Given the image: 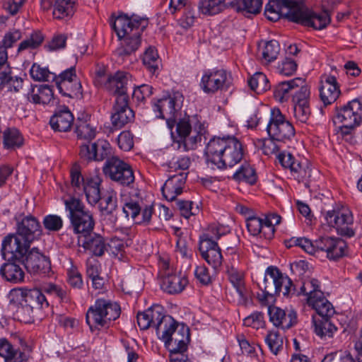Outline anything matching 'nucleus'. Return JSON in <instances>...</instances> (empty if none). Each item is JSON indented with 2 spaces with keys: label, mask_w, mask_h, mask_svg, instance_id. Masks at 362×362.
<instances>
[{
  "label": "nucleus",
  "mask_w": 362,
  "mask_h": 362,
  "mask_svg": "<svg viewBox=\"0 0 362 362\" xmlns=\"http://www.w3.org/2000/svg\"><path fill=\"white\" fill-rule=\"evenodd\" d=\"M231 84V74L226 70L209 69L202 77L200 87L204 93L214 94L218 90H228Z\"/></svg>",
  "instance_id": "obj_14"
},
{
  "label": "nucleus",
  "mask_w": 362,
  "mask_h": 362,
  "mask_svg": "<svg viewBox=\"0 0 362 362\" xmlns=\"http://www.w3.org/2000/svg\"><path fill=\"white\" fill-rule=\"evenodd\" d=\"M31 77L35 81H53L56 74L51 73L47 68L41 67L40 65L34 64L30 70Z\"/></svg>",
  "instance_id": "obj_49"
},
{
  "label": "nucleus",
  "mask_w": 362,
  "mask_h": 362,
  "mask_svg": "<svg viewBox=\"0 0 362 362\" xmlns=\"http://www.w3.org/2000/svg\"><path fill=\"white\" fill-rule=\"evenodd\" d=\"M134 118V113L128 105L127 98L123 95L116 98L111 117L112 125L116 128H122L133 121Z\"/></svg>",
  "instance_id": "obj_21"
},
{
  "label": "nucleus",
  "mask_w": 362,
  "mask_h": 362,
  "mask_svg": "<svg viewBox=\"0 0 362 362\" xmlns=\"http://www.w3.org/2000/svg\"><path fill=\"white\" fill-rule=\"evenodd\" d=\"M202 140V134L195 127L189 134L180 139V147L182 146L185 151L194 150L197 144Z\"/></svg>",
  "instance_id": "obj_43"
},
{
  "label": "nucleus",
  "mask_w": 362,
  "mask_h": 362,
  "mask_svg": "<svg viewBox=\"0 0 362 362\" xmlns=\"http://www.w3.org/2000/svg\"><path fill=\"white\" fill-rule=\"evenodd\" d=\"M298 88L299 90L296 91L293 95V105L309 104L310 89L305 84V82L304 81Z\"/></svg>",
  "instance_id": "obj_51"
},
{
  "label": "nucleus",
  "mask_w": 362,
  "mask_h": 362,
  "mask_svg": "<svg viewBox=\"0 0 362 362\" xmlns=\"http://www.w3.org/2000/svg\"><path fill=\"white\" fill-rule=\"evenodd\" d=\"M233 177L237 181L245 182L250 185L255 184L257 180L255 171L248 163L242 165L234 173Z\"/></svg>",
  "instance_id": "obj_39"
},
{
  "label": "nucleus",
  "mask_w": 362,
  "mask_h": 362,
  "mask_svg": "<svg viewBox=\"0 0 362 362\" xmlns=\"http://www.w3.org/2000/svg\"><path fill=\"white\" fill-rule=\"evenodd\" d=\"M333 122L335 125H339L342 134H349L362 122V100L354 99L337 109Z\"/></svg>",
  "instance_id": "obj_8"
},
{
  "label": "nucleus",
  "mask_w": 362,
  "mask_h": 362,
  "mask_svg": "<svg viewBox=\"0 0 362 362\" xmlns=\"http://www.w3.org/2000/svg\"><path fill=\"white\" fill-rule=\"evenodd\" d=\"M259 52L261 53L262 59L267 63L272 62L276 59L280 52L279 43L274 40L264 42L262 47L259 45Z\"/></svg>",
  "instance_id": "obj_37"
},
{
  "label": "nucleus",
  "mask_w": 362,
  "mask_h": 362,
  "mask_svg": "<svg viewBox=\"0 0 362 362\" xmlns=\"http://www.w3.org/2000/svg\"><path fill=\"white\" fill-rule=\"evenodd\" d=\"M42 293H47L58 297L63 302H69V298L66 291L62 289L59 286L53 283H43L40 286Z\"/></svg>",
  "instance_id": "obj_46"
},
{
  "label": "nucleus",
  "mask_w": 362,
  "mask_h": 362,
  "mask_svg": "<svg viewBox=\"0 0 362 362\" xmlns=\"http://www.w3.org/2000/svg\"><path fill=\"white\" fill-rule=\"evenodd\" d=\"M192 122L189 116L184 117L177 122L176 131L180 139L193 131Z\"/></svg>",
  "instance_id": "obj_55"
},
{
  "label": "nucleus",
  "mask_w": 362,
  "mask_h": 362,
  "mask_svg": "<svg viewBox=\"0 0 362 362\" xmlns=\"http://www.w3.org/2000/svg\"><path fill=\"white\" fill-rule=\"evenodd\" d=\"M21 258L17 259L12 253L13 259L18 260L27 271L32 274H46L51 269L49 259L41 253L38 248L26 249Z\"/></svg>",
  "instance_id": "obj_16"
},
{
  "label": "nucleus",
  "mask_w": 362,
  "mask_h": 362,
  "mask_svg": "<svg viewBox=\"0 0 362 362\" xmlns=\"http://www.w3.org/2000/svg\"><path fill=\"white\" fill-rule=\"evenodd\" d=\"M226 272L229 281L236 289L239 296L241 298H247L248 292L245 286L243 272L240 270L238 267H235L233 263L227 264Z\"/></svg>",
  "instance_id": "obj_29"
},
{
  "label": "nucleus",
  "mask_w": 362,
  "mask_h": 362,
  "mask_svg": "<svg viewBox=\"0 0 362 362\" xmlns=\"http://www.w3.org/2000/svg\"><path fill=\"white\" fill-rule=\"evenodd\" d=\"M74 78H78L76 74V69L74 66H71L65 71H62L58 76L56 75L55 78L53 81H55L56 86L57 88L61 86V84L64 83L65 81L69 82L72 79L74 80Z\"/></svg>",
  "instance_id": "obj_57"
},
{
  "label": "nucleus",
  "mask_w": 362,
  "mask_h": 362,
  "mask_svg": "<svg viewBox=\"0 0 362 362\" xmlns=\"http://www.w3.org/2000/svg\"><path fill=\"white\" fill-rule=\"evenodd\" d=\"M194 275L197 280L204 285H207L211 282V277L209 270L204 264L197 266L194 270Z\"/></svg>",
  "instance_id": "obj_60"
},
{
  "label": "nucleus",
  "mask_w": 362,
  "mask_h": 362,
  "mask_svg": "<svg viewBox=\"0 0 362 362\" xmlns=\"http://www.w3.org/2000/svg\"><path fill=\"white\" fill-rule=\"evenodd\" d=\"M11 304L17 305L16 313L21 320L30 322L33 320V314L35 309L24 301L10 302Z\"/></svg>",
  "instance_id": "obj_50"
},
{
  "label": "nucleus",
  "mask_w": 362,
  "mask_h": 362,
  "mask_svg": "<svg viewBox=\"0 0 362 362\" xmlns=\"http://www.w3.org/2000/svg\"><path fill=\"white\" fill-rule=\"evenodd\" d=\"M120 315V308L117 303L105 299H98L86 313V322L92 329L93 327H107L112 320Z\"/></svg>",
  "instance_id": "obj_7"
},
{
  "label": "nucleus",
  "mask_w": 362,
  "mask_h": 362,
  "mask_svg": "<svg viewBox=\"0 0 362 362\" xmlns=\"http://www.w3.org/2000/svg\"><path fill=\"white\" fill-rule=\"evenodd\" d=\"M321 310L314 309L318 317H313L315 334L321 338L332 337L337 328L333 322V316L335 313L334 308L332 305V312H327L325 307H320Z\"/></svg>",
  "instance_id": "obj_20"
},
{
  "label": "nucleus",
  "mask_w": 362,
  "mask_h": 362,
  "mask_svg": "<svg viewBox=\"0 0 362 362\" xmlns=\"http://www.w3.org/2000/svg\"><path fill=\"white\" fill-rule=\"evenodd\" d=\"M66 210L69 211V219L81 214L87 211L82 202L75 197H70L64 201Z\"/></svg>",
  "instance_id": "obj_48"
},
{
  "label": "nucleus",
  "mask_w": 362,
  "mask_h": 362,
  "mask_svg": "<svg viewBox=\"0 0 362 362\" xmlns=\"http://www.w3.org/2000/svg\"><path fill=\"white\" fill-rule=\"evenodd\" d=\"M8 298L9 302L24 301L35 310L48 308L49 303L40 288L28 289L13 288L10 291Z\"/></svg>",
  "instance_id": "obj_18"
},
{
  "label": "nucleus",
  "mask_w": 362,
  "mask_h": 362,
  "mask_svg": "<svg viewBox=\"0 0 362 362\" xmlns=\"http://www.w3.org/2000/svg\"><path fill=\"white\" fill-rule=\"evenodd\" d=\"M26 98L35 104L45 105L53 100V91L47 85L37 87L36 91L34 87L30 86L28 93L26 94Z\"/></svg>",
  "instance_id": "obj_31"
},
{
  "label": "nucleus",
  "mask_w": 362,
  "mask_h": 362,
  "mask_svg": "<svg viewBox=\"0 0 362 362\" xmlns=\"http://www.w3.org/2000/svg\"><path fill=\"white\" fill-rule=\"evenodd\" d=\"M304 83L302 78H296L294 79L279 83L274 90V96L281 101L286 100L288 94L293 90L298 88L299 86Z\"/></svg>",
  "instance_id": "obj_36"
},
{
  "label": "nucleus",
  "mask_w": 362,
  "mask_h": 362,
  "mask_svg": "<svg viewBox=\"0 0 362 362\" xmlns=\"http://www.w3.org/2000/svg\"><path fill=\"white\" fill-rule=\"evenodd\" d=\"M247 228L252 235L259 234L264 227V218L258 217H250L247 220Z\"/></svg>",
  "instance_id": "obj_54"
},
{
  "label": "nucleus",
  "mask_w": 362,
  "mask_h": 362,
  "mask_svg": "<svg viewBox=\"0 0 362 362\" xmlns=\"http://www.w3.org/2000/svg\"><path fill=\"white\" fill-rule=\"evenodd\" d=\"M268 313L269 320L276 327L287 329L297 322V315L293 310H289L286 314L284 310L276 306H269Z\"/></svg>",
  "instance_id": "obj_24"
},
{
  "label": "nucleus",
  "mask_w": 362,
  "mask_h": 362,
  "mask_svg": "<svg viewBox=\"0 0 362 362\" xmlns=\"http://www.w3.org/2000/svg\"><path fill=\"white\" fill-rule=\"evenodd\" d=\"M264 15L271 21H276L283 16L291 21L315 30L326 28L331 21L327 11L315 13L304 4V0H269Z\"/></svg>",
  "instance_id": "obj_1"
},
{
  "label": "nucleus",
  "mask_w": 362,
  "mask_h": 362,
  "mask_svg": "<svg viewBox=\"0 0 362 362\" xmlns=\"http://www.w3.org/2000/svg\"><path fill=\"white\" fill-rule=\"evenodd\" d=\"M265 341L270 351L275 355H277L283 349L284 337L276 330L269 331L265 338Z\"/></svg>",
  "instance_id": "obj_44"
},
{
  "label": "nucleus",
  "mask_w": 362,
  "mask_h": 362,
  "mask_svg": "<svg viewBox=\"0 0 362 362\" xmlns=\"http://www.w3.org/2000/svg\"><path fill=\"white\" fill-rule=\"evenodd\" d=\"M226 7L221 0H199V9L204 15H215L222 11Z\"/></svg>",
  "instance_id": "obj_38"
},
{
  "label": "nucleus",
  "mask_w": 362,
  "mask_h": 362,
  "mask_svg": "<svg viewBox=\"0 0 362 362\" xmlns=\"http://www.w3.org/2000/svg\"><path fill=\"white\" fill-rule=\"evenodd\" d=\"M20 352L15 350L8 340L0 339V356L5 359V362H7V359L11 358L16 353Z\"/></svg>",
  "instance_id": "obj_59"
},
{
  "label": "nucleus",
  "mask_w": 362,
  "mask_h": 362,
  "mask_svg": "<svg viewBox=\"0 0 362 362\" xmlns=\"http://www.w3.org/2000/svg\"><path fill=\"white\" fill-rule=\"evenodd\" d=\"M230 6L237 11L246 14H257L261 11L262 0H240L230 3Z\"/></svg>",
  "instance_id": "obj_35"
},
{
  "label": "nucleus",
  "mask_w": 362,
  "mask_h": 362,
  "mask_svg": "<svg viewBox=\"0 0 362 362\" xmlns=\"http://www.w3.org/2000/svg\"><path fill=\"white\" fill-rule=\"evenodd\" d=\"M43 226L46 230L49 231H58L63 226L62 218L57 215H47L44 217L42 221Z\"/></svg>",
  "instance_id": "obj_52"
},
{
  "label": "nucleus",
  "mask_w": 362,
  "mask_h": 362,
  "mask_svg": "<svg viewBox=\"0 0 362 362\" xmlns=\"http://www.w3.org/2000/svg\"><path fill=\"white\" fill-rule=\"evenodd\" d=\"M74 122V116L67 107L59 110L50 119L52 128L58 132H68Z\"/></svg>",
  "instance_id": "obj_28"
},
{
  "label": "nucleus",
  "mask_w": 362,
  "mask_h": 362,
  "mask_svg": "<svg viewBox=\"0 0 362 362\" xmlns=\"http://www.w3.org/2000/svg\"><path fill=\"white\" fill-rule=\"evenodd\" d=\"M325 218L329 226L335 228L340 235L348 238L355 235L354 217L349 209L342 207L328 211Z\"/></svg>",
  "instance_id": "obj_12"
},
{
  "label": "nucleus",
  "mask_w": 362,
  "mask_h": 362,
  "mask_svg": "<svg viewBox=\"0 0 362 362\" xmlns=\"http://www.w3.org/2000/svg\"><path fill=\"white\" fill-rule=\"evenodd\" d=\"M130 78L131 76L128 73L117 71L114 75L108 76L105 87L116 98L123 95L129 100L127 90L130 85Z\"/></svg>",
  "instance_id": "obj_23"
},
{
  "label": "nucleus",
  "mask_w": 362,
  "mask_h": 362,
  "mask_svg": "<svg viewBox=\"0 0 362 362\" xmlns=\"http://www.w3.org/2000/svg\"><path fill=\"white\" fill-rule=\"evenodd\" d=\"M346 243L343 240L340 238H333L330 250L327 257L328 259L332 260L339 259L346 255Z\"/></svg>",
  "instance_id": "obj_47"
},
{
  "label": "nucleus",
  "mask_w": 362,
  "mask_h": 362,
  "mask_svg": "<svg viewBox=\"0 0 362 362\" xmlns=\"http://www.w3.org/2000/svg\"><path fill=\"white\" fill-rule=\"evenodd\" d=\"M143 63L150 72L154 74L160 64L157 51L150 47L144 54Z\"/></svg>",
  "instance_id": "obj_41"
},
{
  "label": "nucleus",
  "mask_w": 362,
  "mask_h": 362,
  "mask_svg": "<svg viewBox=\"0 0 362 362\" xmlns=\"http://www.w3.org/2000/svg\"><path fill=\"white\" fill-rule=\"evenodd\" d=\"M213 237L211 234H203L200 237L199 250L207 263L217 269L222 264L223 257L217 243L212 240Z\"/></svg>",
  "instance_id": "obj_19"
},
{
  "label": "nucleus",
  "mask_w": 362,
  "mask_h": 362,
  "mask_svg": "<svg viewBox=\"0 0 362 362\" xmlns=\"http://www.w3.org/2000/svg\"><path fill=\"white\" fill-rule=\"evenodd\" d=\"M101 180L98 177L86 178L83 183V190L87 201L90 204H96L100 199V185Z\"/></svg>",
  "instance_id": "obj_32"
},
{
  "label": "nucleus",
  "mask_w": 362,
  "mask_h": 362,
  "mask_svg": "<svg viewBox=\"0 0 362 362\" xmlns=\"http://www.w3.org/2000/svg\"><path fill=\"white\" fill-rule=\"evenodd\" d=\"M267 131L270 137L278 141H290L295 135V129L291 123L285 119L279 109H274Z\"/></svg>",
  "instance_id": "obj_15"
},
{
  "label": "nucleus",
  "mask_w": 362,
  "mask_h": 362,
  "mask_svg": "<svg viewBox=\"0 0 362 362\" xmlns=\"http://www.w3.org/2000/svg\"><path fill=\"white\" fill-rule=\"evenodd\" d=\"M42 228L39 221L32 215L18 218L16 231L6 236L3 240V250L14 253L15 257L21 258L23 252L30 249V245L42 235Z\"/></svg>",
  "instance_id": "obj_2"
},
{
  "label": "nucleus",
  "mask_w": 362,
  "mask_h": 362,
  "mask_svg": "<svg viewBox=\"0 0 362 362\" xmlns=\"http://www.w3.org/2000/svg\"><path fill=\"white\" fill-rule=\"evenodd\" d=\"M183 97L180 93H175L173 96L163 98L153 105L156 117L165 119L169 129L172 130L176 123L177 111L180 109Z\"/></svg>",
  "instance_id": "obj_11"
},
{
  "label": "nucleus",
  "mask_w": 362,
  "mask_h": 362,
  "mask_svg": "<svg viewBox=\"0 0 362 362\" xmlns=\"http://www.w3.org/2000/svg\"><path fill=\"white\" fill-rule=\"evenodd\" d=\"M97 145V154L95 160H103L111 154V148L106 141H98Z\"/></svg>",
  "instance_id": "obj_61"
},
{
  "label": "nucleus",
  "mask_w": 362,
  "mask_h": 362,
  "mask_svg": "<svg viewBox=\"0 0 362 362\" xmlns=\"http://www.w3.org/2000/svg\"><path fill=\"white\" fill-rule=\"evenodd\" d=\"M105 176L120 185L129 186L134 181L131 166L117 157L107 158L103 168Z\"/></svg>",
  "instance_id": "obj_13"
},
{
  "label": "nucleus",
  "mask_w": 362,
  "mask_h": 362,
  "mask_svg": "<svg viewBox=\"0 0 362 362\" xmlns=\"http://www.w3.org/2000/svg\"><path fill=\"white\" fill-rule=\"evenodd\" d=\"M153 93L152 86L143 84L134 90L133 97L137 100H144L146 98L150 97Z\"/></svg>",
  "instance_id": "obj_64"
},
{
  "label": "nucleus",
  "mask_w": 362,
  "mask_h": 362,
  "mask_svg": "<svg viewBox=\"0 0 362 362\" xmlns=\"http://www.w3.org/2000/svg\"><path fill=\"white\" fill-rule=\"evenodd\" d=\"M166 327L167 332L163 329L160 335L170 354L186 351L189 341V329L184 325H178L174 319L172 326Z\"/></svg>",
  "instance_id": "obj_10"
},
{
  "label": "nucleus",
  "mask_w": 362,
  "mask_h": 362,
  "mask_svg": "<svg viewBox=\"0 0 362 362\" xmlns=\"http://www.w3.org/2000/svg\"><path fill=\"white\" fill-rule=\"evenodd\" d=\"M274 140L275 139H273L272 137H270V139H265L259 141V142L262 144V149L264 154L269 156L276 153L277 151H279L280 146L276 144Z\"/></svg>",
  "instance_id": "obj_63"
},
{
  "label": "nucleus",
  "mask_w": 362,
  "mask_h": 362,
  "mask_svg": "<svg viewBox=\"0 0 362 362\" xmlns=\"http://www.w3.org/2000/svg\"><path fill=\"white\" fill-rule=\"evenodd\" d=\"M293 113L297 121L301 123H305L308 120L311 113L309 104L294 105Z\"/></svg>",
  "instance_id": "obj_53"
},
{
  "label": "nucleus",
  "mask_w": 362,
  "mask_h": 362,
  "mask_svg": "<svg viewBox=\"0 0 362 362\" xmlns=\"http://www.w3.org/2000/svg\"><path fill=\"white\" fill-rule=\"evenodd\" d=\"M248 84L250 88L257 93L264 92L270 88L268 78L262 72H257L250 77Z\"/></svg>",
  "instance_id": "obj_40"
},
{
  "label": "nucleus",
  "mask_w": 362,
  "mask_h": 362,
  "mask_svg": "<svg viewBox=\"0 0 362 362\" xmlns=\"http://www.w3.org/2000/svg\"><path fill=\"white\" fill-rule=\"evenodd\" d=\"M76 133L78 139L89 143L95 136V129L86 121L78 120L76 124Z\"/></svg>",
  "instance_id": "obj_42"
},
{
  "label": "nucleus",
  "mask_w": 362,
  "mask_h": 362,
  "mask_svg": "<svg viewBox=\"0 0 362 362\" xmlns=\"http://www.w3.org/2000/svg\"><path fill=\"white\" fill-rule=\"evenodd\" d=\"M142 21V19L119 16L113 22L112 27L122 41L115 53L122 59L131 55L139 47L140 35L144 28L141 26Z\"/></svg>",
  "instance_id": "obj_4"
},
{
  "label": "nucleus",
  "mask_w": 362,
  "mask_h": 362,
  "mask_svg": "<svg viewBox=\"0 0 362 362\" xmlns=\"http://www.w3.org/2000/svg\"><path fill=\"white\" fill-rule=\"evenodd\" d=\"M259 287L263 292L262 297L259 295L260 300H267L268 297H273L281 293L287 296L294 291L291 280L284 275L277 267L273 266L267 269L265 276Z\"/></svg>",
  "instance_id": "obj_6"
},
{
  "label": "nucleus",
  "mask_w": 362,
  "mask_h": 362,
  "mask_svg": "<svg viewBox=\"0 0 362 362\" xmlns=\"http://www.w3.org/2000/svg\"><path fill=\"white\" fill-rule=\"evenodd\" d=\"M64 95L70 98L81 99L83 97V89L81 81L78 78H74L69 82H64L57 88Z\"/></svg>",
  "instance_id": "obj_34"
},
{
  "label": "nucleus",
  "mask_w": 362,
  "mask_h": 362,
  "mask_svg": "<svg viewBox=\"0 0 362 362\" xmlns=\"http://www.w3.org/2000/svg\"><path fill=\"white\" fill-rule=\"evenodd\" d=\"M4 146L6 148L20 147L23 138L16 129H8L4 132Z\"/></svg>",
  "instance_id": "obj_45"
},
{
  "label": "nucleus",
  "mask_w": 362,
  "mask_h": 362,
  "mask_svg": "<svg viewBox=\"0 0 362 362\" xmlns=\"http://www.w3.org/2000/svg\"><path fill=\"white\" fill-rule=\"evenodd\" d=\"M136 317L141 329L145 330L153 327L158 336L163 329L167 332L166 326H172L173 324V318L165 315L164 308L158 304L152 305L144 312L138 313Z\"/></svg>",
  "instance_id": "obj_9"
},
{
  "label": "nucleus",
  "mask_w": 362,
  "mask_h": 362,
  "mask_svg": "<svg viewBox=\"0 0 362 362\" xmlns=\"http://www.w3.org/2000/svg\"><path fill=\"white\" fill-rule=\"evenodd\" d=\"M320 92V98L325 105L336 101L340 94L337 78L331 75L324 76L321 81Z\"/></svg>",
  "instance_id": "obj_25"
},
{
  "label": "nucleus",
  "mask_w": 362,
  "mask_h": 362,
  "mask_svg": "<svg viewBox=\"0 0 362 362\" xmlns=\"http://www.w3.org/2000/svg\"><path fill=\"white\" fill-rule=\"evenodd\" d=\"M1 255L4 259H7V262L4 263L0 269V274L2 277L6 281L13 283L22 281L25 274L20 266L21 262L18 260L13 259L12 253L4 252L3 247L1 248Z\"/></svg>",
  "instance_id": "obj_22"
},
{
  "label": "nucleus",
  "mask_w": 362,
  "mask_h": 362,
  "mask_svg": "<svg viewBox=\"0 0 362 362\" xmlns=\"http://www.w3.org/2000/svg\"><path fill=\"white\" fill-rule=\"evenodd\" d=\"M187 284V279L181 275L168 274L163 278L161 287L170 294L179 293Z\"/></svg>",
  "instance_id": "obj_30"
},
{
  "label": "nucleus",
  "mask_w": 362,
  "mask_h": 362,
  "mask_svg": "<svg viewBox=\"0 0 362 362\" xmlns=\"http://www.w3.org/2000/svg\"><path fill=\"white\" fill-rule=\"evenodd\" d=\"M79 154L82 158L86 160H95L97 145L95 143L89 145L88 142L82 144L80 147Z\"/></svg>",
  "instance_id": "obj_56"
},
{
  "label": "nucleus",
  "mask_w": 362,
  "mask_h": 362,
  "mask_svg": "<svg viewBox=\"0 0 362 362\" xmlns=\"http://www.w3.org/2000/svg\"><path fill=\"white\" fill-rule=\"evenodd\" d=\"M243 324L245 326L258 329L263 325V315L259 312H255L245 317Z\"/></svg>",
  "instance_id": "obj_62"
},
{
  "label": "nucleus",
  "mask_w": 362,
  "mask_h": 362,
  "mask_svg": "<svg viewBox=\"0 0 362 362\" xmlns=\"http://www.w3.org/2000/svg\"><path fill=\"white\" fill-rule=\"evenodd\" d=\"M186 175L184 173L170 177L162 187L163 197L168 201L175 202V206L180 215L188 219L192 216L197 215L199 207H193V202L189 200L177 199L176 197L182 192V186L185 182Z\"/></svg>",
  "instance_id": "obj_5"
},
{
  "label": "nucleus",
  "mask_w": 362,
  "mask_h": 362,
  "mask_svg": "<svg viewBox=\"0 0 362 362\" xmlns=\"http://www.w3.org/2000/svg\"><path fill=\"white\" fill-rule=\"evenodd\" d=\"M76 0H55L53 16L57 19L71 17L75 12Z\"/></svg>",
  "instance_id": "obj_33"
},
{
  "label": "nucleus",
  "mask_w": 362,
  "mask_h": 362,
  "mask_svg": "<svg viewBox=\"0 0 362 362\" xmlns=\"http://www.w3.org/2000/svg\"><path fill=\"white\" fill-rule=\"evenodd\" d=\"M117 143L121 149L126 151L131 150L134 146L132 134L127 131L122 132L118 136Z\"/></svg>",
  "instance_id": "obj_58"
},
{
  "label": "nucleus",
  "mask_w": 362,
  "mask_h": 362,
  "mask_svg": "<svg viewBox=\"0 0 362 362\" xmlns=\"http://www.w3.org/2000/svg\"><path fill=\"white\" fill-rule=\"evenodd\" d=\"M74 231L80 234L79 237H84L92 233L95 222L92 214L86 211L81 214L70 220Z\"/></svg>",
  "instance_id": "obj_27"
},
{
  "label": "nucleus",
  "mask_w": 362,
  "mask_h": 362,
  "mask_svg": "<svg viewBox=\"0 0 362 362\" xmlns=\"http://www.w3.org/2000/svg\"><path fill=\"white\" fill-rule=\"evenodd\" d=\"M205 153L208 163L218 168L233 167L243 156L241 143L234 136L211 139L208 143Z\"/></svg>",
  "instance_id": "obj_3"
},
{
  "label": "nucleus",
  "mask_w": 362,
  "mask_h": 362,
  "mask_svg": "<svg viewBox=\"0 0 362 362\" xmlns=\"http://www.w3.org/2000/svg\"><path fill=\"white\" fill-rule=\"evenodd\" d=\"M300 293L305 296L307 303L313 309L320 307L327 308V312H332V303L324 296V293L320 289V281L314 278L305 279L300 287Z\"/></svg>",
  "instance_id": "obj_17"
},
{
  "label": "nucleus",
  "mask_w": 362,
  "mask_h": 362,
  "mask_svg": "<svg viewBox=\"0 0 362 362\" xmlns=\"http://www.w3.org/2000/svg\"><path fill=\"white\" fill-rule=\"evenodd\" d=\"M78 243L85 250H89L93 255L100 257L107 250L103 238L96 233H90L84 237L78 238Z\"/></svg>",
  "instance_id": "obj_26"
}]
</instances>
